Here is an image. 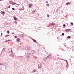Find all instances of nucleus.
Here are the masks:
<instances>
[{
    "instance_id": "6",
    "label": "nucleus",
    "mask_w": 74,
    "mask_h": 74,
    "mask_svg": "<svg viewBox=\"0 0 74 74\" xmlns=\"http://www.w3.org/2000/svg\"><path fill=\"white\" fill-rule=\"evenodd\" d=\"M1 14H3V15H4L5 13V12H1Z\"/></svg>"
},
{
    "instance_id": "30",
    "label": "nucleus",
    "mask_w": 74,
    "mask_h": 74,
    "mask_svg": "<svg viewBox=\"0 0 74 74\" xmlns=\"http://www.w3.org/2000/svg\"><path fill=\"white\" fill-rule=\"evenodd\" d=\"M0 65H1V63H0Z\"/></svg>"
},
{
    "instance_id": "27",
    "label": "nucleus",
    "mask_w": 74,
    "mask_h": 74,
    "mask_svg": "<svg viewBox=\"0 0 74 74\" xmlns=\"http://www.w3.org/2000/svg\"><path fill=\"white\" fill-rule=\"evenodd\" d=\"M46 3H48V1H46Z\"/></svg>"
},
{
    "instance_id": "25",
    "label": "nucleus",
    "mask_w": 74,
    "mask_h": 74,
    "mask_svg": "<svg viewBox=\"0 0 74 74\" xmlns=\"http://www.w3.org/2000/svg\"><path fill=\"white\" fill-rule=\"evenodd\" d=\"M2 35H3V34H2V33H1V35L2 36Z\"/></svg>"
},
{
    "instance_id": "7",
    "label": "nucleus",
    "mask_w": 74,
    "mask_h": 74,
    "mask_svg": "<svg viewBox=\"0 0 74 74\" xmlns=\"http://www.w3.org/2000/svg\"><path fill=\"white\" fill-rule=\"evenodd\" d=\"M32 5H32V4H29V7H32Z\"/></svg>"
},
{
    "instance_id": "26",
    "label": "nucleus",
    "mask_w": 74,
    "mask_h": 74,
    "mask_svg": "<svg viewBox=\"0 0 74 74\" xmlns=\"http://www.w3.org/2000/svg\"><path fill=\"white\" fill-rule=\"evenodd\" d=\"M11 41V40H8V41Z\"/></svg>"
},
{
    "instance_id": "11",
    "label": "nucleus",
    "mask_w": 74,
    "mask_h": 74,
    "mask_svg": "<svg viewBox=\"0 0 74 74\" xmlns=\"http://www.w3.org/2000/svg\"><path fill=\"white\" fill-rule=\"evenodd\" d=\"M8 36H9V35H7L5 36V37H8Z\"/></svg>"
},
{
    "instance_id": "9",
    "label": "nucleus",
    "mask_w": 74,
    "mask_h": 74,
    "mask_svg": "<svg viewBox=\"0 0 74 74\" xmlns=\"http://www.w3.org/2000/svg\"><path fill=\"white\" fill-rule=\"evenodd\" d=\"M11 55L12 57H14V55L12 53H11Z\"/></svg>"
},
{
    "instance_id": "21",
    "label": "nucleus",
    "mask_w": 74,
    "mask_h": 74,
    "mask_svg": "<svg viewBox=\"0 0 74 74\" xmlns=\"http://www.w3.org/2000/svg\"><path fill=\"white\" fill-rule=\"evenodd\" d=\"M15 38H17V36H14Z\"/></svg>"
},
{
    "instance_id": "29",
    "label": "nucleus",
    "mask_w": 74,
    "mask_h": 74,
    "mask_svg": "<svg viewBox=\"0 0 74 74\" xmlns=\"http://www.w3.org/2000/svg\"><path fill=\"white\" fill-rule=\"evenodd\" d=\"M35 11H33L32 12H34Z\"/></svg>"
},
{
    "instance_id": "13",
    "label": "nucleus",
    "mask_w": 74,
    "mask_h": 74,
    "mask_svg": "<svg viewBox=\"0 0 74 74\" xmlns=\"http://www.w3.org/2000/svg\"><path fill=\"white\" fill-rule=\"evenodd\" d=\"M70 4V3H69V2H67L66 3V5H68V4Z\"/></svg>"
},
{
    "instance_id": "10",
    "label": "nucleus",
    "mask_w": 74,
    "mask_h": 74,
    "mask_svg": "<svg viewBox=\"0 0 74 74\" xmlns=\"http://www.w3.org/2000/svg\"><path fill=\"white\" fill-rule=\"evenodd\" d=\"M32 40L34 41V42H36V40H35L33 39Z\"/></svg>"
},
{
    "instance_id": "2",
    "label": "nucleus",
    "mask_w": 74,
    "mask_h": 74,
    "mask_svg": "<svg viewBox=\"0 0 74 74\" xmlns=\"http://www.w3.org/2000/svg\"><path fill=\"white\" fill-rule=\"evenodd\" d=\"M9 3L11 4H12V5H14L15 4H16L15 3H14V2L10 1L9 2Z\"/></svg>"
},
{
    "instance_id": "19",
    "label": "nucleus",
    "mask_w": 74,
    "mask_h": 74,
    "mask_svg": "<svg viewBox=\"0 0 74 74\" xmlns=\"http://www.w3.org/2000/svg\"><path fill=\"white\" fill-rule=\"evenodd\" d=\"M47 17H49V15H47Z\"/></svg>"
},
{
    "instance_id": "20",
    "label": "nucleus",
    "mask_w": 74,
    "mask_h": 74,
    "mask_svg": "<svg viewBox=\"0 0 74 74\" xmlns=\"http://www.w3.org/2000/svg\"><path fill=\"white\" fill-rule=\"evenodd\" d=\"M12 9L13 10H15V8H13Z\"/></svg>"
},
{
    "instance_id": "1",
    "label": "nucleus",
    "mask_w": 74,
    "mask_h": 74,
    "mask_svg": "<svg viewBox=\"0 0 74 74\" xmlns=\"http://www.w3.org/2000/svg\"><path fill=\"white\" fill-rule=\"evenodd\" d=\"M55 25V23H51L49 24V26H54Z\"/></svg>"
},
{
    "instance_id": "8",
    "label": "nucleus",
    "mask_w": 74,
    "mask_h": 74,
    "mask_svg": "<svg viewBox=\"0 0 74 74\" xmlns=\"http://www.w3.org/2000/svg\"><path fill=\"white\" fill-rule=\"evenodd\" d=\"M13 18H14V20H17V18H16L15 17H13Z\"/></svg>"
},
{
    "instance_id": "23",
    "label": "nucleus",
    "mask_w": 74,
    "mask_h": 74,
    "mask_svg": "<svg viewBox=\"0 0 74 74\" xmlns=\"http://www.w3.org/2000/svg\"><path fill=\"white\" fill-rule=\"evenodd\" d=\"M35 70L34 69L33 70V72H35Z\"/></svg>"
},
{
    "instance_id": "17",
    "label": "nucleus",
    "mask_w": 74,
    "mask_h": 74,
    "mask_svg": "<svg viewBox=\"0 0 74 74\" xmlns=\"http://www.w3.org/2000/svg\"><path fill=\"white\" fill-rule=\"evenodd\" d=\"M63 26L64 27H65V26H66V25H65V24H64L63 25Z\"/></svg>"
},
{
    "instance_id": "16",
    "label": "nucleus",
    "mask_w": 74,
    "mask_h": 74,
    "mask_svg": "<svg viewBox=\"0 0 74 74\" xmlns=\"http://www.w3.org/2000/svg\"><path fill=\"white\" fill-rule=\"evenodd\" d=\"M47 6H49V4L47 3Z\"/></svg>"
},
{
    "instance_id": "28",
    "label": "nucleus",
    "mask_w": 74,
    "mask_h": 74,
    "mask_svg": "<svg viewBox=\"0 0 74 74\" xmlns=\"http://www.w3.org/2000/svg\"><path fill=\"white\" fill-rule=\"evenodd\" d=\"M33 52H34V51H32V53H33Z\"/></svg>"
},
{
    "instance_id": "3",
    "label": "nucleus",
    "mask_w": 74,
    "mask_h": 74,
    "mask_svg": "<svg viewBox=\"0 0 74 74\" xmlns=\"http://www.w3.org/2000/svg\"><path fill=\"white\" fill-rule=\"evenodd\" d=\"M70 30H71V29H68L66 30L65 31L66 32H69V31H70Z\"/></svg>"
},
{
    "instance_id": "12",
    "label": "nucleus",
    "mask_w": 74,
    "mask_h": 74,
    "mask_svg": "<svg viewBox=\"0 0 74 74\" xmlns=\"http://www.w3.org/2000/svg\"><path fill=\"white\" fill-rule=\"evenodd\" d=\"M7 33H8V34H9V33H10V31H7Z\"/></svg>"
},
{
    "instance_id": "22",
    "label": "nucleus",
    "mask_w": 74,
    "mask_h": 74,
    "mask_svg": "<svg viewBox=\"0 0 74 74\" xmlns=\"http://www.w3.org/2000/svg\"><path fill=\"white\" fill-rule=\"evenodd\" d=\"M71 24H72V25H73V23H71Z\"/></svg>"
},
{
    "instance_id": "24",
    "label": "nucleus",
    "mask_w": 74,
    "mask_h": 74,
    "mask_svg": "<svg viewBox=\"0 0 74 74\" xmlns=\"http://www.w3.org/2000/svg\"><path fill=\"white\" fill-rule=\"evenodd\" d=\"M1 64V65H3L4 64L2 63V64Z\"/></svg>"
},
{
    "instance_id": "31",
    "label": "nucleus",
    "mask_w": 74,
    "mask_h": 74,
    "mask_svg": "<svg viewBox=\"0 0 74 74\" xmlns=\"http://www.w3.org/2000/svg\"><path fill=\"white\" fill-rule=\"evenodd\" d=\"M9 7H10V6H9Z\"/></svg>"
},
{
    "instance_id": "14",
    "label": "nucleus",
    "mask_w": 74,
    "mask_h": 74,
    "mask_svg": "<svg viewBox=\"0 0 74 74\" xmlns=\"http://www.w3.org/2000/svg\"><path fill=\"white\" fill-rule=\"evenodd\" d=\"M67 38H68L69 39H70V36H68L67 37Z\"/></svg>"
},
{
    "instance_id": "15",
    "label": "nucleus",
    "mask_w": 74,
    "mask_h": 74,
    "mask_svg": "<svg viewBox=\"0 0 74 74\" xmlns=\"http://www.w3.org/2000/svg\"><path fill=\"white\" fill-rule=\"evenodd\" d=\"M5 48H3V51H5Z\"/></svg>"
},
{
    "instance_id": "4",
    "label": "nucleus",
    "mask_w": 74,
    "mask_h": 74,
    "mask_svg": "<svg viewBox=\"0 0 74 74\" xmlns=\"http://www.w3.org/2000/svg\"><path fill=\"white\" fill-rule=\"evenodd\" d=\"M8 51L9 52H11V51H12V49H11V48H10L9 49Z\"/></svg>"
},
{
    "instance_id": "5",
    "label": "nucleus",
    "mask_w": 74,
    "mask_h": 74,
    "mask_svg": "<svg viewBox=\"0 0 74 74\" xmlns=\"http://www.w3.org/2000/svg\"><path fill=\"white\" fill-rule=\"evenodd\" d=\"M16 41H17L18 42H19V41H20V39L18 38L16 39Z\"/></svg>"
},
{
    "instance_id": "18",
    "label": "nucleus",
    "mask_w": 74,
    "mask_h": 74,
    "mask_svg": "<svg viewBox=\"0 0 74 74\" xmlns=\"http://www.w3.org/2000/svg\"><path fill=\"white\" fill-rule=\"evenodd\" d=\"M64 33H63L62 34V36H64Z\"/></svg>"
}]
</instances>
